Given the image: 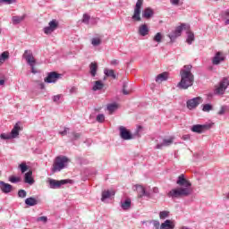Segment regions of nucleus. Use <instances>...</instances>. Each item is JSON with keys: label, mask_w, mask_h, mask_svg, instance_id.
I'll return each instance as SVG.
<instances>
[{"label": "nucleus", "mask_w": 229, "mask_h": 229, "mask_svg": "<svg viewBox=\"0 0 229 229\" xmlns=\"http://www.w3.org/2000/svg\"><path fill=\"white\" fill-rule=\"evenodd\" d=\"M176 184L179 185L178 188L172 189L168 193V198H188L192 194V183L191 181L185 178V174H182L178 176Z\"/></svg>", "instance_id": "obj_1"}, {"label": "nucleus", "mask_w": 229, "mask_h": 229, "mask_svg": "<svg viewBox=\"0 0 229 229\" xmlns=\"http://www.w3.org/2000/svg\"><path fill=\"white\" fill-rule=\"evenodd\" d=\"M192 66L191 64L184 65L180 71L181 81L177 84L181 90H187L189 87L194 85V74H192Z\"/></svg>", "instance_id": "obj_2"}, {"label": "nucleus", "mask_w": 229, "mask_h": 229, "mask_svg": "<svg viewBox=\"0 0 229 229\" xmlns=\"http://www.w3.org/2000/svg\"><path fill=\"white\" fill-rule=\"evenodd\" d=\"M67 164H69V157L65 156H58L54 160L52 171L54 173H60L62 169L67 167Z\"/></svg>", "instance_id": "obj_3"}, {"label": "nucleus", "mask_w": 229, "mask_h": 229, "mask_svg": "<svg viewBox=\"0 0 229 229\" xmlns=\"http://www.w3.org/2000/svg\"><path fill=\"white\" fill-rule=\"evenodd\" d=\"M229 87V79L228 77H224L218 86L215 89V94L216 96H223L226 92V89Z\"/></svg>", "instance_id": "obj_4"}, {"label": "nucleus", "mask_w": 229, "mask_h": 229, "mask_svg": "<svg viewBox=\"0 0 229 229\" xmlns=\"http://www.w3.org/2000/svg\"><path fill=\"white\" fill-rule=\"evenodd\" d=\"M22 58L26 60L27 64L31 67L33 74H36L37 72L35 71V64L37 61H35V57L33 56V52L31 50H25L24 54L22 55Z\"/></svg>", "instance_id": "obj_5"}, {"label": "nucleus", "mask_w": 229, "mask_h": 229, "mask_svg": "<svg viewBox=\"0 0 229 229\" xmlns=\"http://www.w3.org/2000/svg\"><path fill=\"white\" fill-rule=\"evenodd\" d=\"M142 4H144V0H138L136 2V5L134 7V13L131 17L132 21H135L136 22H140L142 19L140 18V12L142 10Z\"/></svg>", "instance_id": "obj_6"}, {"label": "nucleus", "mask_w": 229, "mask_h": 229, "mask_svg": "<svg viewBox=\"0 0 229 229\" xmlns=\"http://www.w3.org/2000/svg\"><path fill=\"white\" fill-rule=\"evenodd\" d=\"M214 123H204V124H195L193 125L191 130L193 131V133H204V131H207L212 128Z\"/></svg>", "instance_id": "obj_7"}, {"label": "nucleus", "mask_w": 229, "mask_h": 229, "mask_svg": "<svg viewBox=\"0 0 229 229\" xmlns=\"http://www.w3.org/2000/svg\"><path fill=\"white\" fill-rule=\"evenodd\" d=\"M49 188L50 189H60L62 185H65L67 183H71V180L64 179V180H55V179H48Z\"/></svg>", "instance_id": "obj_8"}, {"label": "nucleus", "mask_w": 229, "mask_h": 229, "mask_svg": "<svg viewBox=\"0 0 229 229\" xmlns=\"http://www.w3.org/2000/svg\"><path fill=\"white\" fill-rule=\"evenodd\" d=\"M55 30H58V21L52 20L49 21L48 26L43 29V31L45 35H51Z\"/></svg>", "instance_id": "obj_9"}, {"label": "nucleus", "mask_w": 229, "mask_h": 229, "mask_svg": "<svg viewBox=\"0 0 229 229\" xmlns=\"http://www.w3.org/2000/svg\"><path fill=\"white\" fill-rule=\"evenodd\" d=\"M119 131H120V137L123 140H131L135 139V137L132 135V133L130 132V131H128V129H126V127H124V126H120Z\"/></svg>", "instance_id": "obj_10"}, {"label": "nucleus", "mask_w": 229, "mask_h": 229, "mask_svg": "<svg viewBox=\"0 0 229 229\" xmlns=\"http://www.w3.org/2000/svg\"><path fill=\"white\" fill-rule=\"evenodd\" d=\"M61 78L62 74L57 73L56 72H52L47 74V78H45V82L56 83V81H58V80H60Z\"/></svg>", "instance_id": "obj_11"}, {"label": "nucleus", "mask_w": 229, "mask_h": 229, "mask_svg": "<svg viewBox=\"0 0 229 229\" xmlns=\"http://www.w3.org/2000/svg\"><path fill=\"white\" fill-rule=\"evenodd\" d=\"M200 103H201V97H197V98L189 99L186 102L187 108L189 110H194V108H196L199 105H200Z\"/></svg>", "instance_id": "obj_12"}, {"label": "nucleus", "mask_w": 229, "mask_h": 229, "mask_svg": "<svg viewBox=\"0 0 229 229\" xmlns=\"http://www.w3.org/2000/svg\"><path fill=\"white\" fill-rule=\"evenodd\" d=\"M226 60V56L223 52H216L215 56L212 58L213 65H219L221 62H225Z\"/></svg>", "instance_id": "obj_13"}, {"label": "nucleus", "mask_w": 229, "mask_h": 229, "mask_svg": "<svg viewBox=\"0 0 229 229\" xmlns=\"http://www.w3.org/2000/svg\"><path fill=\"white\" fill-rule=\"evenodd\" d=\"M136 191H138V198H151V193L146 191L142 185L136 184Z\"/></svg>", "instance_id": "obj_14"}, {"label": "nucleus", "mask_w": 229, "mask_h": 229, "mask_svg": "<svg viewBox=\"0 0 229 229\" xmlns=\"http://www.w3.org/2000/svg\"><path fill=\"white\" fill-rule=\"evenodd\" d=\"M174 142V137H170L169 139H164L162 143H157L156 146V149H162V148H166L167 146H171Z\"/></svg>", "instance_id": "obj_15"}, {"label": "nucleus", "mask_w": 229, "mask_h": 229, "mask_svg": "<svg viewBox=\"0 0 229 229\" xmlns=\"http://www.w3.org/2000/svg\"><path fill=\"white\" fill-rule=\"evenodd\" d=\"M12 189H13V187L11 184L0 181V190L4 194H10V192H12Z\"/></svg>", "instance_id": "obj_16"}, {"label": "nucleus", "mask_w": 229, "mask_h": 229, "mask_svg": "<svg viewBox=\"0 0 229 229\" xmlns=\"http://www.w3.org/2000/svg\"><path fill=\"white\" fill-rule=\"evenodd\" d=\"M138 33L140 35V37H146V35H149V27H148V24L140 25Z\"/></svg>", "instance_id": "obj_17"}, {"label": "nucleus", "mask_w": 229, "mask_h": 229, "mask_svg": "<svg viewBox=\"0 0 229 229\" xmlns=\"http://www.w3.org/2000/svg\"><path fill=\"white\" fill-rule=\"evenodd\" d=\"M21 123H16L15 125L13 126V130L11 131V138L12 139H17L19 137V132L21 131V126L19 125Z\"/></svg>", "instance_id": "obj_18"}, {"label": "nucleus", "mask_w": 229, "mask_h": 229, "mask_svg": "<svg viewBox=\"0 0 229 229\" xmlns=\"http://www.w3.org/2000/svg\"><path fill=\"white\" fill-rule=\"evenodd\" d=\"M33 172L29 171L24 175V182L29 183V185H33L35 183V180L33 179Z\"/></svg>", "instance_id": "obj_19"}, {"label": "nucleus", "mask_w": 229, "mask_h": 229, "mask_svg": "<svg viewBox=\"0 0 229 229\" xmlns=\"http://www.w3.org/2000/svg\"><path fill=\"white\" fill-rule=\"evenodd\" d=\"M155 15V11L151 9L150 7H147L144 9L142 13L143 19H151Z\"/></svg>", "instance_id": "obj_20"}, {"label": "nucleus", "mask_w": 229, "mask_h": 229, "mask_svg": "<svg viewBox=\"0 0 229 229\" xmlns=\"http://www.w3.org/2000/svg\"><path fill=\"white\" fill-rule=\"evenodd\" d=\"M39 201L35 197H30L25 199V205L27 207H35L36 205H38Z\"/></svg>", "instance_id": "obj_21"}, {"label": "nucleus", "mask_w": 229, "mask_h": 229, "mask_svg": "<svg viewBox=\"0 0 229 229\" xmlns=\"http://www.w3.org/2000/svg\"><path fill=\"white\" fill-rule=\"evenodd\" d=\"M89 74L92 78H96V75L98 74V63L93 62L89 64Z\"/></svg>", "instance_id": "obj_22"}, {"label": "nucleus", "mask_w": 229, "mask_h": 229, "mask_svg": "<svg viewBox=\"0 0 229 229\" xmlns=\"http://www.w3.org/2000/svg\"><path fill=\"white\" fill-rule=\"evenodd\" d=\"M160 229H174V223L171 220H165L161 224Z\"/></svg>", "instance_id": "obj_23"}, {"label": "nucleus", "mask_w": 229, "mask_h": 229, "mask_svg": "<svg viewBox=\"0 0 229 229\" xmlns=\"http://www.w3.org/2000/svg\"><path fill=\"white\" fill-rule=\"evenodd\" d=\"M169 78V73L165 72H162L160 74H158L157 77H156V81L158 83L159 81L162 82V81H167V79Z\"/></svg>", "instance_id": "obj_24"}, {"label": "nucleus", "mask_w": 229, "mask_h": 229, "mask_svg": "<svg viewBox=\"0 0 229 229\" xmlns=\"http://www.w3.org/2000/svg\"><path fill=\"white\" fill-rule=\"evenodd\" d=\"M189 25L187 23H182L180 26L175 28V33L177 35H179V37H181L182 35V31H183V30H189Z\"/></svg>", "instance_id": "obj_25"}, {"label": "nucleus", "mask_w": 229, "mask_h": 229, "mask_svg": "<svg viewBox=\"0 0 229 229\" xmlns=\"http://www.w3.org/2000/svg\"><path fill=\"white\" fill-rule=\"evenodd\" d=\"M24 19H26V14H23L21 16H13L12 21H13V24H14L15 26L17 24H21L22 21H24Z\"/></svg>", "instance_id": "obj_26"}, {"label": "nucleus", "mask_w": 229, "mask_h": 229, "mask_svg": "<svg viewBox=\"0 0 229 229\" xmlns=\"http://www.w3.org/2000/svg\"><path fill=\"white\" fill-rule=\"evenodd\" d=\"M104 87H105V84L103 83V81H97L94 82L92 90H94V92H96L98 90H103Z\"/></svg>", "instance_id": "obj_27"}, {"label": "nucleus", "mask_w": 229, "mask_h": 229, "mask_svg": "<svg viewBox=\"0 0 229 229\" xmlns=\"http://www.w3.org/2000/svg\"><path fill=\"white\" fill-rule=\"evenodd\" d=\"M115 192L110 191H102V198L101 201H105L106 199H108L111 198V196H114Z\"/></svg>", "instance_id": "obj_28"}, {"label": "nucleus", "mask_w": 229, "mask_h": 229, "mask_svg": "<svg viewBox=\"0 0 229 229\" xmlns=\"http://www.w3.org/2000/svg\"><path fill=\"white\" fill-rule=\"evenodd\" d=\"M123 210H130L131 207V199H126L123 202H121Z\"/></svg>", "instance_id": "obj_29"}, {"label": "nucleus", "mask_w": 229, "mask_h": 229, "mask_svg": "<svg viewBox=\"0 0 229 229\" xmlns=\"http://www.w3.org/2000/svg\"><path fill=\"white\" fill-rule=\"evenodd\" d=\"M104 74H106L108 78H113V80H117V75H115V72L110 69H105Z\"/></svg>", "instance_id": "obj_30"}, {"label": "nucleus", "mask_w": 229, "mask_h": 229, "mask_svg": "<svg viewBox=\"0 0 229 229\" xmlns=\"http://www.w3.org/2000/svg\"><path fill=\"white\" fill-rule=\"evenodd\" d=\"M10 58V52L4 51L0 55V64H4Z\"/></svg>", "instance_id": "obj_31"}, {"label": "nucleus", "mask_w": 229, "mask_h": 229, "mask_svg": "<svg viewBox=\"0 0 229 229\" xmlns=\"http://www.w3.org/2000/svg\"><path fill=\"white\" fill-rule=\"evenodd\" d=\"M122 92L124 96H128L131 92V88L128 87V82L123 83Z\"/></svg>", "instance_id": "obj_32"}, {"label": "nucleus", "mask_w": 229, "mask_h": 229, "mask_svg": "<svg viewBox=\"0 0 229 229\" xmlns=\"http://www.w3.org/2000/svg\"><path fill=\"white\" fill-rule=\"evenodd\" d=\"M106 108L109 114H112L114 112H115V110H117V108H119V106L116 103L108 104Z\"/></svg>", "instance_id": "obj_33"}, {"label": "nucleus", "mask_w": 229, "mask_h": 229, "mask_svg": "<svg viewBox=\"0 0 229 229\" xmlns=\"http://www.w3.org/2000/svg\"><path fill=\"white\" fill-rule=\"evenodd\" d=\"M188 36H187V39L186 42L187 44H189L191 46V44H192V42H194V33L188 31Z\"/></svg>", "instance_id": "obj_34"}, {"label": "nucleus", "mask_w": 229, "mask_h": 229, "mask_svg": "<svg viewBox=\"0 0 229 229\" xmlns=\"http://www.w3.org/2000/svg\"><path fill=\"white\" fill-rule=\"evenodd\" d=\"M211 110H214L212 104H205L202 106V112H210Z\"/></svg>", "instance_id": "obj_35"}, {"label": "nucleus", "mask_w": 229, "mask_h": 229, "mask_svg": "<svg viewBox=\"0 0 229 229\" xmlns=\"http://www.w3.org/2000/svg\"><path fill=\"white\" fill-rule=\"evenodd\" d=\"M223 20L225 21V25H228L229 24V9L226 10L224 14H223Z\"/></svg>", "instance_id": "obj_36"}, {"label": "nucleus", "mask_w": 229, "mask_h": 229, "mask_svg": "<svg viewBox=\"0 0 229 229\" xmlns=\"http://www.w3.org/2000/svg\"><path fill=\"white\" fill-rule=\"evenodd\" d=\"M178 37H180L175 30H174L171 34H168V38H170V42H174V40H176V38H178Z\"/></svg>", "instance_id": "obj_37"}, {"label": "nucleus", "mask_w": 229, "mask_h": 229, "mask_svg": "<svg viewBox=\"0 0 229 229\" xmlns=\"http://www.w3.org/2000/svg\"><path fill=\"white\" fill-rule=\"evenodd\" d=\"M162 38H163L162 33L157 32L154 36L153 40H154V42H157V44H160V42H162Z\"/></svg>", "instance_id": "obj_38"}, {"label": "nucleus", "mask_w": 229, "mask_h": 229, "mask_svg": "<svg viewBox=\"0 0 229 229\" xmlns=\"http://www.w3.org/2000/svg\"><path fill=\"white\" fill-rule=\"evenodd\" d=\"M91 44L94 47L101 46V38H93L91 39Z\"/></svg>", "instance_id": "obj_39"}, {"label": "nucleus", "mask_w": 229, "mask_h": 229, "mask_svg": "<svg viewBox=\"0 0 229 229\" xmlns=\"http://www.w3.org/2000/svg\"><path fill=\"white\" fill-rule=\"evenodd\" d=\"M169 214H170V212L169 211H161L160 213H159V218L160 219H167V217H169Z\"/></svg>", "instance_id": "obj_40"}, {"label": "nucleus", "mask_w": 229, "mask_h": 229, "mask_svg": "<svg viewBox=\"0 0 229 229\" xmlns=\"http://www.w3.org/2000/svg\"><path fill=\"white\" fill-rule=\"evenodd\" d=\"M83 24H89L90 22V15L84 13L82 16Z\"/></svg>", "instance_id": "obj_41"}, {"label": "nucleus", "mask_w": 229, "mask_h": 229, "mask_svg": "<svg viewBox=\"0 0 229 229\" xmlns=\"http://www.w3.org/2000/svg\"><path fill=\"white\" fill-rule=\"evenodd\" d=\"M18 167L21 173H26V171H28V165H26V162L20 164Z\"/></svg>", "instance_id": "obj_42"}, {"label": "nucleus", "mask_w": 229, "mask_h": 229, "mask_svg": "<svg viewBox=\"0 0 229 229\" xmlns=\"http://www.w3.org/2000/svg\"><path fill=\"white\" fill-rule=\"evenodd\" d=\"M26 196H28V192H26L25 190H19L18 191V198L24 199V198H26Z\"/></svg>", "instance_id": "obj_43"}, {"label": "nucleus", "mask_w": 229, "mask_h": 229, "mask_svg": "<svg viewBox=\"0 0 229 229\" xmlns=\"http://www.w3.org/2000/svg\"><path fill=\"white\" fill-rule=\"evenodd\" d=\"M9 182H11V183H19L21 177L11 176L9 177Z\"/></svg>", "instance_id": "obj_44"}, {"label": "nucleus", "mask_w": 229, "mask_h": 229, "mask_svg": "<svg viewBox=\"0 0 229 229\" xmlns=\"http://www.w3.org/2000/svg\"><path fill=\"white\" fill-rule=\"evenodd\" d=\"M0 139H2L3 140H10V139H13L11 134L8 133H2L0 135Z\"/></svg>", "instance_id": "obj_45"}, {"label": "nucleus", "mask_w": 229, "mask_h": 229, "mask_svg": "<svg viewBox=\"0 0 229 229\" xmlns=\"http://www.w3.org/2000/svg\"><path fill=\"white\" fill-rule=\"evenodd\" d=\"M72 140H78L81 137V133L73 131L72 132Z\"/></svg>", "instance_id": "obj_46"}, {"label": "nucleus", "mask_w": 229, "mask_h": 229, "mask_svg": "<svg viewBox=\"0 0 229 229\" xmlns=\"http://www.w3.org/2000/svg\"><path fill=\"white\" fill-rule=\"evenodd\" d=\"M98 123H105V114H100L97 116Z\"/></svg>", "instance_id": "obj_47"}, {"label": "nucleus", "mask_w": 229, "mask_h": 229, "mask_svg": "<svg viewBox=\"0 0 229 229\" xmlns=\"http://www.w3.org/2000/svg\"><path fill=\"white\" fill-rule=\"evenodd\" d=\"M151 223L156 229H160V222L158 220H152Z\"/></svg>", "instance_id": "obj_48"}, {"label": "nucleus", "mask_w": 229, "mask_h": 229, "mask_svg": "<svg viewBox=\"0 0 229 229\" xmlns=\"http://www.w3.org/2000/svg\"><path fill=\"white\" fill-rule=\"evenodd\" d=\"M225 112H226V106H222L220 107L219 112H218V115H225Z\"/></svg>", "instance_id": "obj_49"}, {"label": "nucleus", "mask_w": 229, "mask_h": 229, "mask_svg": "<svg viewBox=\"0 0 229 229\" xmlns=\"http://www.w3.org/2000/svg\"><path fill=\"white\" fill-rule=\"evenodd\" d=\"M37 221H38V223H40V221L42 223H47V216H39L37 218Z\"/></svg>", "instance_id": "obj_50"}, {"label": "nucleus", "mask_w": 229, "mask_h": 229, "mask_svg": "<svg viewBox=\"0 0 229 229\" xmlns=\"http://www.w3.org/2000/svg\"><path fill=\"white\" fill-rule=\"evenodd\" d=\"M70 129L68 127H64V130L63 131H59V135H62L63 137L67 135L69 133Z\"/></svg>", "instance_id": "obj_51"}, {"label": "nucleus", "mask_w": 229, "mask_h": 229, "mask_svg": "<svg viewBox=\"0 0 229 229\" xmlns=\"http://www.w3.org/2000/svg\"><path fill=\"white\" fill-rule=\"evenodd\" d=\"M61 98H62V95H55V96H54L53 97L54 103H58V101H60Z\"/></svg>", "instance_id": "obj_52"}, {"label": "nucleus", "mask_w": 229, "mask_h": 229, "mask_svg": "<svg viewBox=\"0 0 229 229\" xmlns=\"http://www.w3.org/2000/svg\"><path fill=\"white\" fill-rule=\"evenodd\" d=\"M0 3H4L5 4H12L15 3V0H0Z\"/></svg>", "instance_id": "obj_53"}, {"label": "nucleus", "mask_w": 229, "mask_h": 229, "mask_svg": "<svg viewBox=\"0 0 229 229\" xmlns=\"http://www.w3.org/2000/svg\"><path fill=\"white\" fill-rule=\"evenodd\" d=\"M170 3L174 6H178V4H180V0H170Z\"/></svg>", "instance_id": "obj_54"}, {"label": "nucleus", "mask_w": 229, "mask_h": 229, "mask_svg": "<svg viewBox=\"0 0 229 229\" xmlns=\"http://www.w3.org/2000/svg\"><path fill=\"white\" fill-rule=\"evenodd\" d=\"M111 65H119V60L114 59L111 61Z\"/></svg>", "instance_id": "obj_55"}, {"label": "nucleus", "mask_w": 229, "mask_h": 229, "mask_svg": "<svg viewBox=\"0 0 229 229\" xmlns=\"http://www.w3.org/2000/svg\"><path fill=\"white\" fill-rule=\"evenodd\" d=\"M183 140H189V139H191L190 135H184L182 136Z\"/></svg>", "instance_id": "obj_56"}, {"label": "nucleus", "mask_w": 229, "mask_h": 229, "mask_svg": "<svg viewBox=\"0 0 229 229\" xmlns=\"http://www.w3.org/2000/svg\"><path fill=\"white\" fill-rule=\"evenodd\" d=\"M153 192L154 194H158V188L157 187L153 188Z\"/></svg>", "instance_id": "obj_57"}, {"label": "nucleus", "mask_w": 229, "mask_h": 229, "mask_svg": "<svg viewBox=\"0 0 229 229\" xmlns=\"http://www.w3.org/2000/svg\"><path fill=\"white\" fill-rule=\"evenodd\" d=\"M39 87H40L41 89H46V85L44 84V82H41V83L39 84Z\"/></svg>", "instance_id": "obj_58"}, {"label": "nucleus", "mask_w": 229, "mask_h": 229, "mask_svg": "<svg viewBox=\"0 0 229 229\" xmlns=\"http://www.w3.org/2000/svg\"><path fill=\"white\" fill-rule=\"evenodd\" d=\"M70 92H71V94H74V92H76V88H72L71 89H70Z\"/></svg>", "instance_id": "obj_59"}, {"label": "nucleus", "mask_w": 229, "mask_h": 229, "mask_svg": "<svg viewBox=\"0 0 229 229\" xmlns=\"http://www.w3.org/2000/svg\"><path fill=\"white\" fill-rule=\"evenodd\" d=\"M0 85H4V80H0Z\"/></svg>", "instance_id": "obj_60"}, {"label": "nucleus", "mask_w": 229, "mask_h": 229, "mask_svg": "<svg viewBox=\"0 0 229 229\" xmlns=\"http://www.w3.org/2000/svg\"><path fill=\"white\" fill-rule=\"evenodd\" d=\"M225 199H229V192L225 194Z\"/></svg>", "instance_id": "obj_61"}, {"label": "nucleus", "mask_w": 229, "mask_h": 229, "mask_svg": "<svg viewBox=\"0 0 229 229\" xmlns=\"http://www.w3.org/2000/svg\"><path fill=\"white\" fill-rule=\"evenodd\" d=\"M0 35H1V29H0Z\"/></svg>", "instance_id": "obj_62"}]
</instances>
